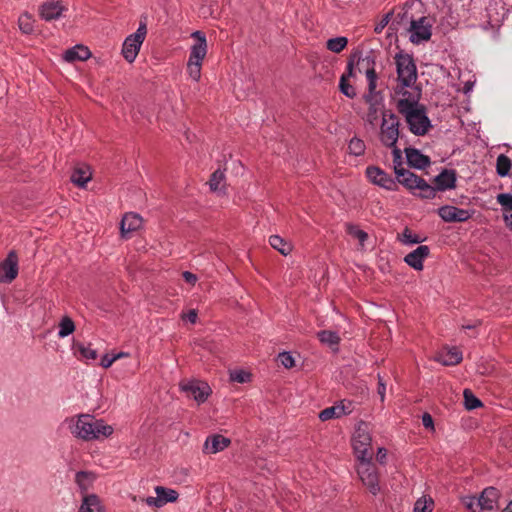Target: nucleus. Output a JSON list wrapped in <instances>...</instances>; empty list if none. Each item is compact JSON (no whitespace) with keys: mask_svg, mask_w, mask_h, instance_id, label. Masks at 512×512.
<instances>
[{"mask_svg":"<svg viewBox=\"0 0 512 512\" xmlns=\"http://www.w3.org/2000/svg\"><path fill=\"white\" fill-rule=\"evenodd\" d=\"M230 379L238 383H246L251 380V374L245 370H234L230 373Z\"/></svg>","mask_w":512,"mask_h":512,"instance_id":"46","label":"nucleus"},{"mask_svg":"<svg viewBox=\"0 0 512 512\" xmlns=\"http://www.w3.org/2000/svg\"><path fill=\"white\" fill-rule=\"evenodd\" d=\"M352 412L351 402L341 401L334 406L323 409L319 413V419L321 421H328L334 418H340L344 415H348Z\"/></svg>","mask_w":512,"mask_h":512,"instance_id":"21","label":"nucleus"},{"mask_svg":"<svg viewBox=\"0 0 512 512\" xmlns=\"http://www.w3.org/2000/svg\"><path fill=\"white\" fill-rule=\"evenodd\" d=\"M462 504L471 512H482L480 510V499L474 496H465L462 498Z\"/></svg>","mask_w":512,"mask_h":512,"instance_id":"45","label":"nucleus"},{"mask_svg":"<svg viewBox=\"0 0 512 512\" xmlns=\"http://www.w3.org/2000/svg\"><path fill=\"white\" fill-rule=\"evenodd\" d=\"M397 239L404 245L419 244L424 241V238L413 233L410 229L405 228L402 234L397 236Z\"/></svg>","mask_w":512,"mask_h":512,"instance_id":"38","label":"nucleus"},{"mask_svg":"<svg viewBox=\"0 0 512 512\" xmlns=\"http://www.w3.org/2000/svg\"><path fill=\"white\" fill-rule=\"evenodd\" d=\"M434 501L431 497L422 496L414 504V512H432Z\"/></svg>","mask_w":512,"mask_h":512,"instance_id":"41","label":"nucleus"},{"mask_svg":"<svg viewBox=\"0 0 512 512\" xmlns=\"http://www.w3.org/2000/svg\"><path fill=\"white\" fill-rule=\"evenodd\" d=\"M75 331V324L69 316H63L59 322V338H65Z\"/></svg>","mask_w":512,"mask_h":512,"instance_id":"37","label":"nucleus"},{"mask_svg":"<svg viewBox=\"0 0 512 512\" xmlns=\"http://www.w3.org/2000/svg\"><path fill=\"white\" fill-rule=\"evenodd\" d=\"M420 99L421 90L415 85H397L394 89V101L400 115L423 105Z\"/></svg>","mask_w":512,"mask_h":512,"instance_id":"5","label":"nucleus"},{"mask_svg":"<svg viewBox=\"0 0 512 512\" xmlns=\"http://www.w3.org/2000/svg\"><path fill=\"white\" fill-rule=\"evenodd\" d=\"M65 11H67V7L62 0H47L38 9L41 19L47 22L59 19Z\"/></svg>","mask_w":512,"mask_h":512,"instance_id":"13","label":"nucleus"},{"mask_svg":"<svg viewBox=\"0 0 512 512\" xmlns=\"http://www.w3.org/2000/svg\"><path fill=\"white\" fill-rule=\"evenodd\" d=\"M390 21V14H386L382 20L375 26V29L374 31L376 33H381L382 30L387 26V24L389 23Z\"/></svg>","mask_w":512,"mask_h":512,"instance_id":"52","label":"nucleus"},{"mask_svg":"<svg viewBox=\"0 0 512 512\" xmlns=\"http://www.w3.org/2000/svg\"><path fill=\"white\" fill-rule=\"evenodd\" d=\"M191 36L196 42L190 49L187 72L192 80L198 82L201 78L202 63L207 54V41L205 34L201 31H195Z\"/></svg>","mask_w":512,"mask_h":512,"instance_id":"3","label":"nucleus"},{"mask_svg":"<svg viewBox=\"0 0 512 512\" xmlns=\"http://www.w3.org/2000/svg\"><path fill=\"white\" fill-rule=\"evenodd\" d=\"M347 44L348 39L346 37L340 36L328 39L326 42V47L331 52L340 53L346 48Z\"/></svg>","mask_w":512,"mask_h":512,"instance_id":"39","label":"nucleus"},{"mask_svg":"<svg viewBox=\"0 0 512 512\" xmlns=\"http://www.w3.org/2000/svg\"><path fill=\"white\" fill-rule=\"evenodd\" d=\"M115 362V358L112 356H110L109 354H106L102 357L101 359V366L105 369L109 368L112 366V364Z\"/></svg>","mask_w":512,"mask_h":512,"instance_id":"54","label":"nucleus"},{"mask_svg":"<svg viewBox=\"0 0 512 512\" xmlns=\"http://www.w3.org/2000/svg\"><path fill=\"white\" fill-rule=\"evenodd\" d=\"M366 176L370 182L387 190L394 189V180L382 169L376 166H369L366 169Z\"/></svg>","mask_w":512,"mask_h":512,"instance_id":"17","label":"nucleus"},{"mask_svg":"<svg viewBox=\"0 0 512 512\" xmlns=\"http://www.w3.org/2000/svg\"><path fill=\"white\" fill-rule=\"evenodd\" d=\"M503 219H504L506 226L512 231V212L504 213Z\"/></svg>","mask_w":512,"mask_h":512,"instance_id":"57","label":"nucleus"},{"mask_svg":"<svg viewBox=\"0 0 512 512\" xmlns=\"http://www.w3.org/2000/svg\"><path fill=\"white\" fill-rule=\"evenodd\" d=\"M473 212L454 206H443L439 209L440 217L446 222H463L472 216Z\"/></svg>","mask_w":512,"mask_h":512,"instance_id":"19","label":"nucleus"},{"mask_svg":"<svg viewBox=\"0 0 512 512\" xmlns=\"http://www.w3.org/2000/svg\"><path fill=\"white\" fill-rule=\"evenodd\" d=\"M92 172L90 166L81 164L75 167L71 174V182L79 189H85L86 184L91 180Z\"/></svg>","mask_w":512,"mask_h":512,"instance_id":"24","label":"nucleus"},{"mask_svg":"<svg viewBox=\"0 0 512 512\" xmlns=\"http://www.w3.org/2000/svg\"><path fill=\"white\" fill-rule=\"evenodd\" d=\"M396 175L398 183L406 189L434 190L422 178L408 170H396Z\"/></svg>","mask_w":512,"mask_h":512,"instance_id":"16","label":"nucleus"},{"mask_svg":"<svg viewBox=\"0 0 512 512\" xmlns=\"http://www.w3.org/2000/svg\"><path fill=\"white\" fill-rule=\"evenodd\" d=\"M401 116L404 118L409 131L416 136L426 135L432 127L425 105L409 110Z\"/></svg>","mask_w":512,"mask_h":512,"instance_id":"6","label":"nucleus"},{"mask_svg":"<svg viewBox=\"0 0 512 512\" xmlns=\"http://www.w3.org/2000/svg\"><path fill=\"white\" fill-rule=\"evenodd\" d=\"M399 127V119L394 113H383L379 139L385 147L392 149L395 161L402 157V151L396 146L400 134Z\"/></svg>","mask_w":512,"mask_h":512,"instance_id":"2","label":"nucleus"},{"mask_svg":"<svg viewBox=\"0 0 512 512\" xmlns=\"http://www.w3.org/2000/svg\"><path fill=\"white\" fill-rule=\"evenodd\" d=\"M435 360L445 366L457 365L462 361V352L456 347H445L437 353Z\"/></svg>","mask_w":512,"mask_h":512,"instance_id":"23","label":"nucleus"},{"mask_svg":"<svg viewBox=\"0 0 512 512\" xmlns=\"http://www.w3.org/2000/svg\"><path fill=\"white\" fill-rule=\"evenodd\" d=\"M128 356H129V354L126 352H119V353L113 354L115 361H117L118 359H121L123 357H128Z\"/></svg>","mask_w":512,"mask_h":512,"instance_id":"59","label":"nucleus"},{"mask_svg":"<svg viewBox=\"0 0 512 512\" xmlns=\"http://www.w3.org/2000/svg\"><path fill=\"white\" fill-rule=\"evenodd\" d=\"M142 217L134 212L124 214L120 222V233L122 238H128L129 234L139 230L142 227Z\"/></svg>","mask_w":512,"mask_h":512,"instance_id":"20","label":"nucleus"},{"mask_svg":"<svg viewBox=\"0 0 512 512\" xmlns=\"http://www.w3.org/2000/svg\"><path fill=\"white\" fill-rule=\"evenodd\" d=\"M365 148L366 146L364 141L357 137L352 138L348 145L350 154H353L355 156H360L364 154Z\"/></svg>","mask_w":512,"mask_h":512,"instance_id":"43","label":"nucleus"},{"mask_svg":"<svg viewBox=\"0 0 512 512\" xmlns=\"http://www.w3.org/2000/svg\"><path fill=\"white\" fill-rule=\"evenodd\" d=\"M179 388L188 398L194 399L198 404L204 403L212 393L206 382L197 379H184L179 383Z\"/></svg>","mask_w":512,"mask_h":512,"instance_id":"10","label":"nucleus"},{"mask_svg":"<svg viewBox=\"0 0 512 512\" xmlns=\"http://www.w3.org/2000/svg\"><path fill=\"white\" fill-rule=\"evenodd\" d=\"M497 201L506 212L512 211V194H498Z\"/></svg>","mask_w":512,"mask_h":512,"instance_id":"48","label":"nucleus"},{"mask_svg":"<svg viewBox=\"0 0 512 512\" xmlns=\"http://www.w3.org/2000/svg\"><path fill=\"white\" fill-rule=\"evenodd\" d=\"M429 195H430V194H424V193H421V196H425L426 198H429V197H428Z\"/></svg>","mask_w":512,"mask_h":512,"instance_id":"61","label":"nucleus"},{"mask_svg":"<svg viewBox=\"0 0 512 512\" xmlns=\"http://www.w3.org/2000/svg\"><path fill=\"white\" fill-rule=\"evenodd\" d=\"M464 404L468 410H473L482 405L481 401L468 389L464 390Z\"/></svg>","mask_w":512,"mask_h":512,"instance_id":"44","label":"nucleus"},{"mask_svg":"<svg viewBox=\"0 0 512 512\" xmlns=\"http://www.w3.org/2000/svg\"><path fill=\"white\" fill-rule=\"evenodd\" d=\"M91 57L88 47L78 44L65 51L63 58L67 62L85 61Z\"/></svg>","mask_w":512,"mask_h":512,"instance_id":"28","label":"nucleus"},{"mask_svg":"<svg viewBox=\"0 0 512 512\" xmlns=\"http://www.w3.org/2000/svg\"><path fill=\"white\" fill-rule=\"evenodd\" d=\"M502 512H512V501L506 506Z\"/></svg>","mask_w":512,"mask_h":512,"instance_id":"60","label":"nucleus"},{"mask_svg":"<svg viewBox=\"0 0 512 512\" xmlns=\"http://www.w3.org/2000/svg\"><path fill=\"white\" fill-rule=\"evenodd\" d=\"M65 424L74 438L87 442L107 439L114 433V427L104 419L86 413L68 417Z\"/></svg>","mask_w":512,"mask_h":512,"instance_id":"1","label":"nucleus"},{"mask_svg":"<svg viewBox=\"0 0 512 512\" xmlns=\"http://www.w3.org/2000/svg\"><path fill=\"white\" fill-rule=\"evenodd\" d=\"M35 20L31 14L24 12L19 16L18 26L22 33L32 34L34 32Z\"/></svg>","mask_w":512,"mask_h":512,"instance_id":"36","label":"nucleus"},{"mask_svg":"<svg viewBox=\"0 0 512 512\" xmlns=\"http://www.w3.org/2000/svg\"><path fill=\"white\" fill-rule=\"evenodd\" d=\"M211 191L218 192L226 189L225 172L222 169L215 170L208 181Z\"/></svg>","mask_w":512,"mask_h":512,"instance_id":"33","label":"nucleus"},{"mask_svg":"<svg viewBox=\"0 0 512 512\" xmlns=\"http://www.w3.org/2000/svg\"><path fill=\"white\" fill-rule=\"evenodd\" d=\"M357 70L364 73L367 79V93L364 95L365 101H374V98H383L381 92L377 91L378 75L375 70V60L366 56L357 61Z\"/></svg>","mask_w":512,"mask_h":512,"instance_id":"7","label":"nucleus"},{"mask_svg":"<svg viewBox=\"0 0 512 512\" xmlns=\"http://www.w3.org/2000/svg\"><path fill=\"white\" fill-rule=\"evenodd\" d=\"M510 169H511V160L509 159V157H507L504 154L499 155L497 157V161H496L497 173L500 176H506V175H508Z\"/></svg>","mask_w":512,"mask_h":512,"instance_id":"42","label":"nucleus"},{"mask_svg":"<svg viewBox=\"0 0 512 512\" xmlns=\"http://www.w3.org/2000/svg\"><path fill=\"white\" fill-rule=\"evenodd\" d=\"M78 351L83 359L95 360L97 358V351L90 346L80 345Z\"/></svg>","mask_w":512,"mask_h":512,"instance_id":"47","label":"nucleus"},{"mask_svg":"<svg viewBox=\"0 0 512 512\" xmlns=\"http://www.w3.org/2000/svg\"><path fill=\"white\" fill-rule=\"evenodd\" d=\"M346 231L350 236L359 241V244L362 248L364 247V243L368 239V234L365 231L350 223L346 224Z\"/></svg>","mask_w":512,"mask_h":512,"instance_id":"40","label":"nucleus"},{"mask_svg":"<svg viewBox=\"0 0 512 512\" xmlns=\"http://www.w3.org/2000/svg\"><path fill=\"white\" fill-rule=\"evenodd\" d=\"M432 25L427 17H420L417 20H412L409 27V39L414 44H420L428 41L431 38Z\"/></svg>","mask_w":512,"mask_h":512,"instance_id":"12","label":"nucleus"},{"mask_svg":"<svg viewBox=\"0 0 512 512\" xmlns=\"http://www.w3.org/2000/svg\"><path fill=\"white\" fill-rule=\"evenodd\" d=\"M376 459L381 465H384L387 460V450L383 447L378 448Z\"/></svg>","mask_w":512,"mask_h":512,"instance_id":"53","label":"nucleus"},{"mask_svg":"<svg viewBox=\"0 0 512 512\" xmlns=\"http://www.w3.org/2000/svg\"><path fill=\"white\" fill-rule=\"evenodd\" d=\"M317 337L322 344L329 346L334 351L338 349V345L341 339L337 332L331 330H322L317 333Z\"/></svg>","mask_w":512,"mask_h":512,"instance_id":"32","label":"nucleus"},{"mask_svg":"<svg viewBox=\"0 0 512 512\" xmlns=\"http://www.w3.org/2000/svg\"><path fill=\"white\" fill-rule=\"evenodd\" d=\"M156 497H147L144 502L150 507L160 508L169 502H175L178 499V493L174 489L163 486L155 487Z\"/></svg>","mask_w":512,"mask_h":512,"instance_id":"15","label":"nucleus"},{"mask_svg":"<svg viewBox=\"0 0 512 512\" xmlns=\"http://www.w3.org/2000/svg\"><path fill=\"white\" fill-rule=\"evenodd\" d=\"M498 496V491L495 488H486L479 497L480 510H482L483 512L490 511L496 508L498 503Z\"/></svg>","mask_w":512,"mask_h":512,"instance_id":"27","label":"nucleus"},{"mask_svg":"<svg viewBox=\"0 0 512 512\" xmlns=\"http://www.w3.org/2000/svg\"><path fill=\"white\" fill-rule=\"evenodd\" d=\"M18 275V256L15 251H10L0 263V283H10Z\"/></svg>","mask_w":512,"mask_h":512,"instance_id":"14","label":"nucleus"},{"mask_svg":"<svg viewBox=\"0 0 512 512\" xmlns=\"http://www.w3.org/2000/svg\"><path fill=\"white\" fill-rule=\"evenodd\" d=\"M95 480L96 474L90 471H79L75 475V482L84 494H87Z\"/></svg>","mask_w":512,"mask_h":512,"instance_id":"31","label":"nucleus"},{"mask_svg":"<svg viewBox=\"0 0 512 512\" xmlns=\"http://www.w3.org/2000/svg\"><path fill=\"white\" fill-rule=\"evenodd\" d=\"M231 444V440L223 435L214 434L206 438L203 445L205 454H216L223 451Z\"/></svg>","mask_w":512,"mask_h":512,"instance_id":"22","label":"nucleus"},{"mask_svg":"<svg viewBox=\"0 0 512 512\" xmlns=\"http://www.w3.org/2000/svg\"><path fill=\"white\" fill-rule=\"evenodd\" d=\"M430 255V248L420 245L404 257V262L416 271H422L423 262Z\"/></svg>","mask_w":512,"mask_h":512,"instance_id":"18","label":"nucleus"},{"mask_svg":"<svg viewBox=\"0 0 512 512\" xmlns=\"http://www.w3.org/2000/svg\"><path fill=\"white\" fill-rule=\"evenodd\" d=\"M181 318L183 320H186V321H189L190 323L192 324H195L196 321H197V318H198V313H197V310L195 309H191L189 310L188 312L186 313H182L181 314Z\"/></svg>","mask_w":512,"mask_h":512,"instance_id":"50","label":"nucleus"},{"mask_svg":"<svg viewBox=\"0 0 512 512\" xmlns=\"http://www.w3.org/2000/svg\"><path fill=\"white\" fill-rule=\"evenodd\" d=\"M377 392H378L381 402H384L385 393H386V385L380 375H378V391Z\"/></svg>","mask_w":512,"mask_h":512,"instance_id":"51","label":"nucleus"},{"mask_svg":"<svg viewBox=\"0 0 512 512\" xmlns=\"http://www.w3.org/2000/svg\"><path fill=\"white\" fill-rule=\"evenodd\" d=\"M269 244L283 256H287L292 252L293 246L279 235H272L269 238Z\"/></svg>","mask_w":512,"mask_h":512,"instance_id":"34","label":"nucleus"},{"mask_svg":"<svg viewBox=\"0 0 512 512\" xmlns=\"http://www.w3.org/2000/svg\"><path fill=\"white\" fill-rule=\"evenodd\" d=\"M365 102L369 105L366 119L370 124L374 125L378 120V113L383 106V98H374V101Z\"/></svg>","mask_w":512,"mask_h":512,"instance_id":"35","label":"nucleus"},{"mask_svg":"<svg viewBox=\"0 0 512 512\" xmlns=\"http://www.w3.org/2000/svg\"><path fill=\"white\" fill-rule=\"evenodd\" d=\"M408 164L417 169H424L430 165V158L422 154L418 149L405 148Z\"/></svg>","mask_w":512,"mask_h":512,"instance_id":"26","label":"nucleus"},{"mask_svg":"<svg viewBox=\"0 0 512 512\" xmlns=\"http://www.w3.org/2000/svg\"><path fill=\"white\" fill-rule=\"evenodd\" d=\"M183 278L190 285H195L197 282V276L189 271L183 272Z\"/></svg>","mask_w":512,"mask_h":512,"instance_id":"56","label":"nucleus"},{"mask_svg":"<svg viewBox=\"0 0 512 512\" xmlns=\"http://www.w3.org/2000/svg\"><path fill=\"white\" fill-rule=\"evenodd\" d=\"M354 68L353 63L349 62L347 65V72L344 73L339 82V89L346 97L353 99L356 97V90L354 86L349 82V78L353 76Z\"/></svg>","mask_w":512,"mask_h":512,"instance_id":"29","label":"nucleus"},{"mask_svg":"<svg viewBox=\"0 0 512 512\" xmlns=\"http://www.w3.org/2000/svg\"><path fill=\"white\" fill-rule=\"evenodd\" d=\"M397 85L412 86L417 80V68L413 57L409 54L398 53L395 56Z\"/></svg>","mask_w":512,"mask_h":512,"instance_id":"9","label":"nucleus"},{"mask_svg":"<svg viewBox=\"0 0 512 512\" xmlns=\"http://www.w3.org/2000/svg\"><path fill=\"white\" fill-rule=\"evenodd\" d=\"M351 444L356 461L373 459L372 436L367 423L361 421L357 424Z\"/></svg>","mask_w":512,"mask_h":512,"instance_id":"4","label":"nucleus"},{"mask_svg":"<svg viewBox=\"0 0 512 512\" xmlns=\"http://www.w3.org/2000/svg\"><path fill=\"white\" fill-rule=\"evenodd\" d=\"M78 512H106V509L96 494H84Z\"/></svg>","mask_w":512,"mask_h":512,"instance_id":"25","label":"nucleus"},{"mask_svg":"<svg viewBox=\"0 0 512 512\" xmlns=\"http://www.w3.org/2000/svg\"><path fill=\"white\" fill-rule=\"evenodd\" d=\"M147 34L146 25L141 23L135 33L124 40L122 55L129 63L134 62Z\"/></svg>","mask_w":512,"mask_h":512,"instance_id":"11","label":"nucleus"},{"mask_svg":"<svg viewBox=\"0 0 512 512\" xmlns=\"http://www.w3.org/2000/svg\"><path fill=\"white\" fill-rule=\"evenodd\" d=\"M456 172L454 170L444 169L435 177V183L438 189L447 190L455 188Z\"/></svg>","mask_w":512,"mask_h":512,"instance_id":"30","label":"nucleus"},{"mask_svg":"<svg viewBox=\"0 0 512 512\" xmlns=\"http://www.w3.org/2000/svg\"><path fill=\"white\" fill-rule=\"evenodd\" d=\"M355 469L362 484L373 494L380 492L379 473L372 459L356 461Z\"/></svg>","mask_w":512,"mask_h":512,"instance_id":"8","label":"nucleus"},{"mask_svg":"<svg viewBox=\"0 0 512 512\" xmlns=\"http://www.w3.org/2000/svg\"><path fill=\"white\" fill-rule=\"evenodd\" d=\"M422 424L425 428L433 429L434 423L430 414L424 413L422 416Z\"/></svg>","mask_w":512,"mask_h":512,"instance_id":"55","label":"nucleus"},{"mask_svg":"<svg viewBox=\"0 0 512 512\" xmlns=\"http://www.w3.org/2000/svg\"><path fill=\"white\" fill-rule=\"evenodd\" d=\"M280 363L287 369L295 366V360L289 352H282L278 356Z\"/></svg>","mask_w":512,"mask_h":512,"instance_id":"49","label":"nucleus"},{"mask_svg":"<svg viewBox=\"0 0 512 512\" xmlns=\"http://www.w3.org/2000/svg\"><path fill=\"white\" fill-rule=\"evenodd\" d=\"M473 86H474V82H472V81H466V82L464 83V86H463V89H462V90H463V93H465V94H469V93L472 91Z\"/></svg>","mask_w":512,"mask_h":512,"instance_id":"58","label":"nucleus"}]
</instances>
